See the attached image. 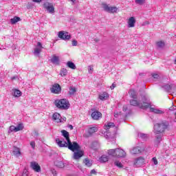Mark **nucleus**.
Instances as JSON below:
<instances>
[{"mask_svg":"<svg viewBox=\"0 0 176 176\" xmlns=\"http://www.w3.org/2000/svg\"><path fill=\"white\" fill-rule=\"evenodd\" d=\"M102 116V114L100 111H94L91 113V118L94 120H98V119H100V118H101Z\"/></svg>","mask_w":176,"mask_h":176,"instance_id":"4468645a","label":"nucleus"},{"mask_svg":"<svg viewBox=\"0 0 176 176\" xmlns=\"http://www.w3.org/2000/svg\"><path fill=\"white\" fill-rule=\"evenodd\" d=\"M71 2H72L73 3H75V2H76V0H70Z\"/></svg>","mask_w":176,"mask_h":176,"instance_id":"6e6d98bb","label":"nucleus"},{"mask_svg":"<svg viewBox=\"0 0 176 176\" xmlns=\"http://www.w3.org/2000/svg\"><path fill=\"white\" fill-rule=\"evenodd\" d=\"M10 131L16 133V126L12 125L10 126Z\"/></svg>","mask_w":176,"mask_h":176,"instance_id":"4c0bfd02","label":"nucleus"},{"mask_svg":"<svg viewBox=\"0 0 176 176\" xmlns=\"http://www.w3.org/2000/svg\"><path fill=\"white\" fill-rule=\"evenodd\" d=\"M50 91L53 94H61V86L58 83H54L50 88Z\"/></svg>","mask_w":176,"mask_h":176,"instance_id":"0eeeda50","label":"nucleus"},{"mask_svg":"<svg viewBox=\"0 0 176 176\" xmlns=\"http://www.w3.org/2000/svg\"><path fill=\"white\" fill-rule=\"evenodd\" d=\"M83 163L85 164V166H87V167H91L92 166V163L91 161H90V160H89L88 158H85L83 160Z\"/></svg>","mask_w":176,"mask_h":176,"instance_id":"cd10ccee","label":"nucleus"},{"mask_svg":"<svg viewBox=\"0 0 176 176\" xmlns=\"http://www.w3.org/2000/svg\"><path fill=\"white\" fill-rule=\"evenodd\" d=\"M130 105L132 107H139L140 109H148L151 107V103L146 102H141V100H137V99H131L129 101Z\"/></svg>","mask_w":176,"mask_h":176,"instance_id":"f03ea898","label":"nucleus"},{"mask_svg":"<svg viewBox=\"0 0 176 176\" xmlns=\"http://www.w3.org/2000/svg\"><path fill=\"white\" fill-rule=\"evenodd\" d=\"M115 87H116V85H115V83H113V84L111 85V86L110 87V89H111V90H113V89H115Z\"/></svg>","mask_w":176,"mask_h":176,"instance_id":"a18cd8bd","label":"nucleus"},{"mask_svg":"<svg viewBox=\"0 0 176 176\" xmlns=\"http://www.w3.org/2000/svg\"><path fill=\"white\" fill-rule=\"evenodd\" d=\"M91 174H97V172H96V170L93 169L91 170Z\"/></svg>","mask_w":176,"mask_h":176,"instance_id":"3c124183","label":"nucleus"},{"mask_svg":"<svg viewBox=\"0 0 176 176\" xmlns=\"http://www.w3.org/2000/svg\"><path fill=\"white\" fill-rule=\"evenodd\" d=\"M67 74H68V70L65 68H63L60 69L59 75H60V76H67Z\"/></svg>","mask_w":176,"mask_h":176,"instance_id":"7c9ffc66","label":"nucleus"},{"mask_svg":"<svg viewBox=\"0 0 176 176\" xmlns=\"http://www.w3.org/2000/svg\"><path fill=\"white\" fill-rule=\"evenodd\" d=\"M67 67H68L71 69H76V65H75V63L72 61H68L67 63Z\"/></svg>","mask_w":176,"mask_h":176,"instance_id":"a878e982","label":"nucleus"},{"mask_svg":"<svg viewBox=\"0 0 176 176\" xmlns=\"http://www.w3.org/2000/svg\"><path fill=\"white\" fill-rule=\"evenodd\" d=\"M12 79H14V78H12Z\"/></svg>","mask_w":176,"mask_h":176,"instance_id":"13d9d810","label":"nucleus"},{"mask_svg":"<svg viewBox=\"0 0 176 176\" xmlns=\"http://www.w3.org/2000/svg\"><path fill=\"white\" fill-rule=\"evenodd\" d=\"M51 63H52V64H55V65H60V57L53 55L51 58Z\"/></svg>","mask_w":176,"mask_h":176,"instance_id":"2eb2a0df","label":"nucleus"},{"mask_svg":"<svg viewBox=\"0 0 176 176\" xmlns=\"http://www.w3.org/2000/svg\"><path fill=\"white\" fill-rule=\"evenodd\" d=\"M148 108H150L151 112H153V113H157V115H163V113H164V111H163V110L155 109L153 107H151V106Z\"/></svg>","mask_w":176,"mask_h":176,"instance_id":"6ab92c4d","label":"nucleus"},{"mask_svg":"<svg viewBox=\"0 0 176 176\" xmlns=\"http://www.w3.org/2000/svg\"><path fill=\"white\" fill-rule=\"evenodd\" d=\"M57 144L58 145V146H60V148H68V149H69V146L68 144V142L67 143V142L65 141H63V140H60V139H56V140Z\"/></svg>","mask_w":176,"mask_h":176,"instance_id":"f8f14e48","label":"nucleus"},{"mask_svg":"<svg viewBox=\"0 0 176 176\" xmlns=\"http://www.w3.org/2000/svg\"><path fill=\"white\" fill-rule=\"evenodd\" d=\"M72 46H77L78 45V41H76V40H73L72 41Z\"/></svg>","mask_w":176,"mask_h":176,"instance_id":"79ce46f5","label":"nucleus"},{"mask_svg":"<svg viewBox=\"0 0 176 176\" xmlns=\"http://www.w3.org/2000/svg\"><path fill=\"white\" fill-rule=\"evenodd\" d=\"M68 128L70 129V130H74V126L69 124Z\"/></svg>","mask_w":176,"mask_h":176,"instance_id":"8fccbe9b","label":"nucleus"},{"mask_svg":"<svg viewBox=\"0 0 176 176\" xmlns=\"http://www.w3.org/2000/svg\"><path fill=\"white\" fill-rule=\"evenodd\" d=\"M37 46H39L40 49H43V47L42 46V43L41 42L37 43Z\"/></svg>","mask_w":176,"mask_h":176,"instance_id":"c03bdc74","label":"nucleus"},{"mask_svg":"<svg viewBox=\"0 0 176 176\" xmlns=\"http://www.w3.org/2000/svg\"><path fill=\"white\" fill-rule=\"evenodd\" d=\"M156 45H157V47H160V48H162L164 46H166V43L163 41H157L156 43Z\"/></svg>","mask_w":176,"mask_h":176,"instance_id":"473e14b6","label":"nucleus"},{"mask_svg":"<svg viewBox=\"0 0 176 176\" xmlns=\"http://www.w3.org/2000/svg\"><path fill=\"white\" fill-rule=\"evenodd\" d=\"M114 116H115V118H118V116H119V114L118 113H115Z\"/></svg>","mask_w":176,"mask_h":176,"instance_id":"5fc2aeb1","label":"nucleus"},{"mask_svg":"<svg viewBox=\"0 0 176 176\" xmlns=\"http://www.w3.org/2000/svg\"><path fill=\"white\" fill-rule=\"evenodd\" d=\"M174 109H176V106H173L172 107L169 108V111H174Z\"/></svg>","mask_w":176,"mask_h":176,"instance_id":"09e8293b","label":"nucleus"},{"mask_svg":"<svg viewBox=\"0 0 176 176\" xmlns=\"http://www.w3.org/2000/svg\"><path fill=\"white\" fill-rule=\"evenodd\" d=\"M152 161L153 162L155 166H157V159L155 157H153Z\"/></svg>","mask_w":176,"mask_h":176,"instance_id":"a19ab883","label":"nucleus"},{"mask_svg":"<svg viewBox=\"0 0 176 176\" xmlns=\"http://www.w3.org/2000/svg\"><path fill=\"white\" fill-rule=\"evenodd\" d=\"M19 21H21V18L19 16H14L12 19H10V23L12 25H14L16 23H19Z\"/></svg>","mask_w":176,"mask_h":176,"instance_id":"412c9836","label":"nucleus"},{"mask_svg":"<svg viewBox=\"0 0 176 176\" xmlns=\"http://www.w3.org/2000/svg\"><path fill=\"white\" fill-rule=\"evenodd\" d=\"M34 135H36V137H38V135H39V133H38V131H34Z\"/></svg>","mask_w":176,"mask_h":176,"instance_id":"603ef678","label":"nucleus"},{"mask_svg":"<svg viewBox=\"0 0 176 176\" xmlns=\"http://www.w3.org/2000/svg\"><path fill=\"white\" fill-rule=\"evenodd\" d=\"M132 153L133 155L141 153V149H140V147H135L132 149Z\"/></svg>","mask_w":176,"mask_h":176,"instance_id":"2f4dec72","label":"nucleus"},{"mask_svg":"<svg viewBox=\"0 0 176 176\" xmlns=\"http://www.w3.org/2000/svg\"><path fill=\"white\" fill-rule=\"evenodd\" d=\"M109 96L108 95V93L103 92L102 94L99 95V99L101 100V101H104V100H107Z\"/></svg>","mask_w":176,"mask_h":176,"instance_id":"5701e85b","label":"nucleus"},{"mask_svg":"<svg viewBox=\"0 0 176 176\" xmlns=\"http://www.w3.org/2000/svg\"><path fill=\"white\" fill-rule=\"evenodd\" d=\"M74 153L73 159L74 160H78L85 155V152L82 150H80V146H79V148L77 150L72 151ZM76 151V152H75Z\"/></svg>","mask_w":176,"mask_h":176,"instance_id":"39448f33","label":"nucleus"},{"mask_svg":"<svg viewBox=\"0 0 176 176\" xmlns=\"http://www.w3.org/2000/svg\"><path fill=\"white\" fill-rule=\"evenodd\" d=\"M156 141H157V142H160V141H162V135H157Z\"/></svg>","mask_w":176,"mask_h":176,"instance_id":"ea45409f","label":"nucleus"},{"mask_svg":"<svg viewBox=\"0 0 176 176\" xmlns=\"http://www.w3.org/2000/svg\"><path fill=\"white\" fill-rule=\"evenodd\" d=\"M96 131H98V128L96 126L90 127L88 130V133L90 134V135H91V134H94V133H96Z\"/></svg>","mask_w":176,"mask_h":176,"instance_id":"b1692460","label":"nucleus"},{"mask_svg":"<svg viewBox=\"0 0 176 176\" xmlns=\"http://www.w3.org/2000/svg\"><path fill=\"white\" fill-rule=\"evenodd\" d=\"M12 154L14 156H16L17 157H19V156H21V151L20 150V148L17 146H14Z\"/></svg>","mask_w":176,"mask_h":176,"instance_id":"f3484780","label":"nucleus"},{"mask_svg":"<svg viewBox=\"0 0 176 176\" xmlns=\"http://www.w3.org/2000/svg\"><path fill=\"white\" fill-rule=\"evenodd\" d=\"M58 36L60 39L63 41H69L71 39V34H68L67 32L60 31L58 33Z\"/></svg>","mask_w":176,"mask_h":176,"instance_id":"6e6552de","label":"nucleus"},{"mask_svg":"<svg viewBox=\"0 0 176 176\" xmlns=\"http://www.w3.org/2000/svg\"><path fill=\"white\" fill-rule=\"evenodd\" d=\"M76 93V88L70 87L69 88V96H74Z\"/></svg>","mask_w":176,"mask_h":176,"instance_id":"c756f323","label":"nucleus"},{"mask_svg":"<svg viewBox=\"0 0 176 176\" xmlns=\"http://www.w3.org/2000/svg\"><path fill=\"white\" fill-rule=\"evenodd\" d=\"M30 168H32L35 173H41V166L36 162H31Z\"/></svg>","mask_w":176,"mask_h":176,"instance_id":"9d476101","label":"nucleus"},{"mask_svg":"<svg viewBox=\"0 0 176 176\" xmlns=\"http://www.w3.org/2000/svg\"><path fill=\"white\" fill-rule=\"evenodd\" d=\"M135 2L139 5H142L145 2V0H135Z\"/></svg>","mask_w":176,"mask_h":176,"instance_id":"58836bf2","label":"nucleus"},{"mask_svg":"<svg viewBox=\"0 0 176 176\" xmlns=\"http://www.w3.org/2000/svg\"><path fill=\"white\" fill-rule=\"evenodd\" d=\"M54 104L58 109H68L69 108V102L67 99L56 100Z\"/></svg>","mask_w":176,"mask_h":176,"instance_id":"20e7f679","label":"nucleus"},{"mask_svg":"<svg viewBox=\"0 0 176 176\" xmlns=\"http://www.w3.org/2000/svg\"><path fill=\"white\" fill-rule=\"evenodd\" d=\"M116 153H117V148L110 149L108 151V155H109V156H113V157H116Z\"/></svg>","mask_w":176,"mask_h":176,"instance_id":"393cba45","label":"nucleus"},{"mask_svg":"<svg viewBox=\"0 0 176 176\" xmlns=\"http://www.w3.org/2000/svg\"><path fill=\"white\" fill-rule=\"evenodd\" d=\"M55 166H56V167H58L59 168H64L65 167L64 162L61 161L56 162Z\"/></svg>","mask_w":176,"mask_h":176,"instance_id":"c85d7f7f","label":"nucleus"},{"mask_svg":"<svg viewBox=\"0 0 176 176\" xmlns=\"http://www.w3.org/2000/svg\"><path fill=\"white\" fill-rule=\"evenodd\" d=\"M52 118L56 123H61V115L58 113H54L52 116Z\"/></svg>","mask_w":176,"mask_h":176,"instance_id":"dca6fc26","label":"nucleus"},{"mask_svg":"<svg viewBox=\"0 0 176 176\" xmlns=\"http://www.w3.org/2000/svg\"><path fill=\"white\" fill-rule=\"evenodd\" d=\"M153 77H154L155 79H157V78H159V75H157V74H153Z\"/></svg>","mask_w":176,"mask_h":176,"instance_id":"864d4df0","label":"nucleus"},{"mask_svg":"<svg viewBox=\"0 0 176 176\" xmlns=\"http://www.w3.org/2000/svg\"><path fill=\"white\" fill-rule=\"evenodd\" d=\"M61 133L63 137H65V138L67 141L69 151L78 150V148H79V144L76 142H71V140L69 139V133H68L65 130H62Z\"/></svg>","mask_w":176,"mask_h":176,"instance_id":"f257e3e1","label":"nucleus"},{"mask_svg":"<svg viewBox=\"0 0 176 176\" xmlns=\"http://www.w3.org/2000/svg\"><path fill=\"white\" fill-rule=\"evenodd\" d=\"M89 72L91 74L93 72V66H89Z\"/></svg>","mask_w":176,"mask_h":176,"instance_id":"de8ad7c7","label":"nucleus"},{"mask_svg":"<svg viewBox=\"0 0 176 176\" xmlns=\"http://www.w3.org/2000/svg\"><path fill=\"white\" fill-rule=\"evenodd\" d=\"M108 160H109V158L107 155H102L100 157V163H106V162H108Z\"/></svg>","mask_w":176,"mask_h":176,"instance_id":"bb28decb","label":"nucleus"},{"mask_svg":"<svg viewBox=\"0 0 176 176\" xmlns=\"http://www.w3.org/2000/svg\"><path fill=\"white\" fill-rule=\"evenodd\" d=\"M24 129V126H23V124H19L17 126H15V130L17 133V131H21V130H23Z\"/></svg>","mask_w":176,"mask_h":176,"instance_id":"72a5a7b5","label":"nucleus"},{"mask_svg":"<svg viewBox=\"0 0 176 176\" xmlns=\"http://www.w3.org/2000/svg\"><path fill=\"white\" fill-rule=\"evenodd\" d=\"M114 164L117 166L119 167L120 168H122L123 167V165L119 162V161H116L114 162Z\"/></svg>","mask_w":176,"mask_h":176,"instance_id":"c9c22d12","label":"nucleus"},{"mask_svg":"<svg viewBox=\"0 0 176 176\" xmlns=\"http://www.w3.org/2000/svg\"><path fill=\"white\" fill-rule=\"evenodd\" d=\"M144 163L145 159L142 157H140L135 160L134 165L137 167H140V166H142Z\"/></svg>","mask_w":176,"mask_h":176,"instance_id":"ddd939ff","label":"nucleus"},{"mask_svg":"<svg viewBox=\"0 0 176 176\" xmlns=\"http://www.w3.org/2000/svg\"><path fill=\"white\" fill-rule=\"evenodd\" d=\"M167 127H168V122L167 121H162L154 125V131L155 134H161V133L166 131Z\"/></svg>","mask_w":176,"mask_h":176,"instance_id":"7ed1b4c3","label":"nucleus"},{"mask_svg":"<svg viewBox=\"0 0 176 176\" xmlns=\"http://www.w3.org/2000/svg\"><path fill=\"white\" fill-rule=\"evenodd\" d=\"M30 146L33 149H35V142L34 141L30 142Z\"/></svg>","mask_w":176,"mask_h":176,"instance_id":"37998d69","label":"nucleus"},{"mask_svg":"<svg viewBox=\"0 0 176 176\" xmlns=\"http://www.w3.org/2000/svg\"><path fill=\"white\" fill-rule=\"evenodd\" d=\"M22 176H27V175H25V174H23Z\"/></svg>","mask_w":176,"mask_h":176,"instance_id":"4d7b16f0","label":"nucleus"},{"mask_svg":"<svg viewBox=\"0 0 176 176\" xmlns=\"http://www.w3.org/2000/svg\"><path fill=\"white\" fill-rule=\"evenodd\" d=\"M129 94L131 98L137 99V92L134 89H130L129 91Z\"/></svg>","mask_w":176,"mask_h":176,"instance_id":"aec40b11","label":"nucleus"},{"mask_svg":"<svg viewBox=\"0 0 176 176\" xmlns=\"http://www.w3.org/2000/svg\"><path fill=\"white\" fill-rule=\"evenodd\" d=\"M116 157H126V152L123 149L117 148Z\"/></svg>","mask_w":176,"mask_h":176,"instance_id":"a211bd4d","label":"nucleus"},{"mask_svg":"<svg viewBox=\"0 0 176 176\" xmlns=\"http://www.w3.org/2000/svg\"><path fill=\"white\" fill-rule=\"evenodd\" d=\"M135 17L131 16L128 19L127 23H128V28H134L135 27Z\"/></svg>","mask_w":176,"mask_h":176,"instance_id":"9b49d317","label":"nucleus"},{"mask_svg":"<svg viewBox=\"0 0 176 176\" xmlns=\"http://www.w3.org/2000/svg\"><path fill=\"white\" fill-rule=\"evenodd\" d=\"M103 9L105 10V12H108V13H116L118 12V8L113 6V7H109L107 4H103Z\"/></svg>","mask_w":176,"mask_h":176,"instance_id":"1a4fd4ad","label":"nucleus"},{"mask_svg":"<svg viewBox=\"0 0 176 176\" xmlns=\"http://www.w3.org/2000/svg\"><path fill=\"white\" fill-rule=\"evenodd\" d=\"M42 52V48H35L34 54H39Z\"/></svg>","mask_w":176,"mask_h":176,"instance_id":"e433bc0d","label":"nucleus"},{"mask_svg":"<svg viewBox=\"0 0 176 176\" xmlns=\"http://www.w3.org/2000/svg\"><path fill=\"white\" fill-rule=\"evenodd\" d=\"M43 8L48 13H51V14L54 13V6L52 3L49 1L45 2L43 3Z\"/></svg>","mask_w":176,"mask_h":176,"instance_id":"423d86ee","label":"nucleus"},{"mask_svg":"<svg viewBox=\"0 0 176 176\" xmlns=\"http://www.w3.org/2000/svg\"><path fill=\"white\" fill-rule=\"evenodd\" d=\"M43 0H32V2H35L36 3H41Z\"/></svg>","mask_w":176,"mask_h":176,"instance_id":"49530a36","label":"nucleus"},{"mask_svg":"<svg viewBox=\"0 0 176 176\" xmlns=\"http://www.w3.org/2000/svg\"><path fill=\"white\" fill-rule=\"evenodd\" d=\"M12 91H13V96L14 97H21V91L19 90V89H12Z\"/></svg>","mask_w":176,"mask_h":176,"instance_id":"4be33fe9","label":"nucleus"},{"mask_svg":"<svg viewBox=\"0 0 176 176\" xmlns=\"http://www.w3.org/2000/svg\"><path fill=\"white\" fill-rule=\"evenodd\" d=\"M107 130H109L111 127H115V124L113 122H109L107 125H105Z\"/></svg>","mask_w":176,"mask_h":176,"instance_id":"f704fd0d","label":"nucleus"}]
</instances>
